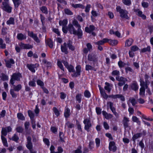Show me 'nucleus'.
<instances>
[{"mask_svg": "<svg viewBox=\"0 0 153 153\" xmlns=\"http://www.w3.org/2000/svg\"><path fill=\"white\" fill-rule=\"evenodd\" d=\"M109 97L113 99H115L118 98L122 101H124L125 98L124 96L121 94H117L115 95L112 94L109 95Z\"/></svg>", "mask_w": 153, "mask_h": 153, "instance_id": "0eeeda50", "label": "nucleus"}, {"mask_svg": "<svg viewBox=\"0 0 153 153\" xmlns=\"http://www.w3.org/2000/svg\"><path fill=\"white\" fill-rule=\"evenodd\" d=\"M67 126L68 128H72L74 127V125L71 123L69 121H68L65 125V127Z\"/></svg>", "mask_w": 153, "mask_h": 153, "instance_id": "a19ab883", "label": "nucleus"}, {"mask_svg": "<svg viewBox=\"0 0 153 153\" xmlns=\"http://www.w3.org/2000/svg\"><path fill=\"white\" fill-rule=\"evenodd\" d=\"M0 77L1 78V79L3 81L7 80L8 79V76L3 73L1 74Z\"/></svg>", "mask_w": 153, "mask_h": 153, "instance_id": "72a5a7b5", "label": "nucleus"}, {"mask_svg": "<svg viewBox=\"0 0 153 153\" xmlns=\"http://www.w3.org/2000/svg\"><path fill=\"white\" fill-rule=\"evenodd\" d=\"M132 120L134 122H136L138 125H140V123L139 119L136 117L133 116L132 117Z\"/></svg>", "mask_w": 153, "mask_h": 153, "instance_id": "c03bdc74", "label": "nucleus"}, {"mask_svg": "<svg viewBox=\"0 0 153 153\" xmlns=\"http://www.w3.org/2000/svg\"><path fill=\"white\" fill-rule=\"evenodd\" d=\"M125 69L126 73H128L129 71L132 73H134V71L130 67H127L125 68Z\"/></svg>", "mask_w": 153, "mask_h": 153, "instance_id": "603ef678", "label": "nucleus"}, {"mask_svg": "<svg viewBox=\"0 0 153 153\" xmlns=\"http://www.w3.org/2000/svg\"><path fill=\"white\" fill-rule=\"evenodd\" d=\"M57 65L59 68L62 71H64L63 66L62 64V62L60 61H58Z\"/></svg>", "mask_w": 153, "mask_h": 153, "instance_id": "0e129e2a", "label": "nucleus"}, {"mask_svg": "<svg viewBox=\"0 0 153 153\" xmlns=\"http://www.w3.org/2000/svg\"><path fill=\"white\" fill-rule=\"evenodd\" d=\"M1 139L4 146L6 147H8V145L6 139L2 136H1Z\"/></svg>", "mask_w": 153, "mask_h": 153, "instance_id": "58836bf2", "label": "nucleus"}, {"mask_svg": "<svg viewBox=\"0 0 153 153\" xmlns=\"http://www.w3.org/2000/svg\"><path fill=\"white\" fill-rule=\"evenodd\" d=\"M23 130V129L21 126H18L16 128V131L19 133H22Z\"/></svg>", "mask_w": 153, "mask_h": 153, "instance_id": "bf43d9fd", "label": "nucleus"}, {"mask_svg": "<svg viewBox=\"0 0 153 153\" xmlns=\"http://www.w3.org/2000/svg\"><path fill=\"white\" fill-rule=\"evenodd\" d=\"M105 85L104 87L105 89L109 93L111 91L112 85L107 82H105Z\"/></svg>", "mask_w": 153, "mask_h": 153, "instance_id": "4be33fe9", "label": "nucleus"}, {"mask_svg": "<svg viewBox=\"0 0 153 153\" xmlns=\"http://www.w3.org/2000/svg\"><path fill=\"white\" fill-rule=\"evenodd\" d=\"M28 35L33 39L37 43H39L40 42V40L37 37V35L36 34L34 33L32 31L30 32L28 31Z\"/></svg>", "mask_w": 153, "mask_h": 153, "instance_id": "6e6552de", "label": "nucleus"}, {"mask_svg": "<svg viewBox=\"0 0 153 153\" xmlns=\"http://www.w3.org/2000/svg\"><path fill=\"white\" fill-rule=\"evenodd\" d=\"M88 59L91 61L96 62L97 61L98 59L97 56L93 53L89 54L88 56Z\"/></svg>", "mask_w": 153, "mask_h": 153, "instance_id": "f8f14e48", "label": "nucleus"}, {"mask_svg": "<svg viewBox=\"0 0 153 153\" xmlns=\"http://www.w3.org/2000/svg\"><path fill=\"white\" fill-rule=\"evenodd\" d=\"M84 96L87 98H89L91 97V94L88 90H85L84 92Z\"/></svg>", "mask_w": 153, "mask_h": 153, "instance_id": "5fc2aeb1", "label": "nucleus"}, {"mask_svg": "<svg viewBox=\"0 0 153 153\" xmlns=\"http://www.w3.org/2000/svg\"><path fill=\"white\" fill-rule=\"evenodd\" d=\"M31 138L30 136H28L27 138V144L26 146L30 151V153H36V151H33L32 150L33 145L31 142Z\"/></svg>", "mask_w": 153, "mask_h": 153, "instance_id": "39448f33", "label": "nucleus"}, {"mask_svg": "<svg viewBox=\"0 0 153 153\" xmlns=\"http://www.w3.org/2000/svg\"><path fill=\"white\" fill-rule=\"evenodd\" d=\"M120 74V73L119 71L117 70L113 71L111 73V74L113 76H118Z\"/></svg>", "mask_w": 153, "mask_h": 153, "instance_id": "13d9d810", "label": "nucleus"}, {"mask_svg": "<svg viewBox=\"0 0 153 153\" xmlns=\"http://www.w3.org/2000/svg\"><path fill=\"white\" fill-rule=\"evenodd\" d=\"M15 8H17L21 4V0H12Z\"/></svg>", "mask_w": 153, "mask_h": 153, "instance_id": "473e14b6", "label": "nucleus"}, {"mask_svg": "<svg viewBox=\"0 0 153 153\" xmlns=\"http://www.w3.org/2000/svg\"><path fill=\"white\" fill-rule=\"evenodd\" d=\"M150 47L148 46L147 48H144L141 49V52L145 53L146 52H150Z\"/></svg>", "mask_w": 153, "mask_h": 153, "instance_id": "a18cd8bd", "label": "nucleus"}, {"mask_svg": "<svg viewBox=\"0 0 153 153\" xmlns=\"http://www.w3.org/2000/svg\"><path fill=\"white\" fill-rule=\"evenodd\" d=\"M39 9L43 13L45 14H47L48 13L47 8L45 6H43L41 7H40Z\"/></svg>", "mask_w": 153, "mask_h": 153, "instance_id": "c9c22d12", "label": "nucleus"}, {"mask_svg": "<svg viewBox=\"0 0 153 153\" xmlns=\"http://www.w3.org/2000/svg\"><path fill=\"white\" fill-rule=\"evenodd\" d=\"M14 89H11L10 91V94L13 97L16 98L17 97V95L15 93Z\"/></svg>", "mask_w": 153, "mask_h": 153, "instance_id": "6e6d98bb", "label": "nucleus"}, {"mask_svg": "<svg viewBox=\"0 0 153 153\" xmlns=\"http://www.w3.org/2000/svg\"><path fill=\"white\" fill-rule=\"evenodd\" d=\"M67 68L69 72L74 73V74H72V77H76L80 75L81 67L79 65L76 66V72H75L74 67L71 65H69Z\"/></svg>", "mask_w": 153, "mask_h": 153, "instance_id": "f03ea898", "label": "nucleus"}, {"mask_svg": "<svg viewBox=\"0 0 153 153\" xmlns=\"http://www.w3.org/2000/svg\"><path fill=\"white\" fill-rule=\"evenodd\" d=\"M129 100L130 101L133 106H134L137 103L136 100L134 98H130L129 99Z\"/></svg>", "mask_w": 153, "mask_h": 153, "instance_id": "79ce46f5", "label": "nucleus"}, {"mask_svg": "<svg viewBox=\"0 0 153 153\" xmlns=\"http://www.w3.org/2000/svg\"><path fill=\"white\" fill-rule=\"evenodd\" d=\"M72 42L71 41H69L67 43H66L68 47L70 50L71 51H74L75 50V47L72 45Z\"/></svg>", "mask_w": 153, "mask_h": 153, "instance_id": "c756f323", "label": "nucleus"}, {"mask_svg": "<svg viewBox=\"0 0 153 153\" xmlns=\"http://www.w3.org/2000/svg\"><path fill=\"white\" fill-rule=\"evenodd\" d=\"M107 42L109 43L111 45H117L118 43V41L115 40H112L108 39Z\"/></svg>", "mask_w": 153, "mask_h": 153, "instance_id": "bb28decb", "label": "nucleus"}, {"mask_svg": "<svg viewBox=\"0 0 153 153\" xmlns=\"http://www.w3.org/2000/svg\"><path fill=\"white\" fill-rule=\"evenodd\" d=\"M12 85L13 86V88L15 91L18 92L22 89V86L20 84H19L16 86L14 85V84Z\"/></svg>", "mask_w": 153, "mask_h": 153, "instance_id": "c85d7f7f", "label": "nucleus"}, {"mask_svg": "<svg viewBox=\"0 0 153 153\" xmlns=\"http://www.w3.org/2000/svg\"><path fill=\"white\" fill-rule=\"evenodd\" d=\"M118 64L119 67L121 68L124 67L126 65V63L122 62V61L120 60L118 62Z\"/></svg>", "mask_w": 153, "mask_h": 153, "instance_id": "49530a36", "label": "nucleus"}, {"mask_svg": "<svg viewBox=\"0 0 153 153\" xmlns=\"http://www.w3.org/2000/svg\"><path fill=\"white\" fill-rule=\"evenodd\" d=\"M27 67L32 72L35 73V68L38 67V65L37 64H27Z\"/></svg>", "mask_w": 153, "mask_h": 153, "instance_id": "4468645a", "label": "nucleus"}, {"mask_svg": "<svg viewBox=\"0 0 153 153\" xmlns=\"http://www.w3.org/2000/svg\"><path fill=\"white\" fill-rule=\"evenodd\" d=\"M28 113L30 119L34 118V114L30 110L28 111Z\"/></svg>", "mask_w": 153, "mask_h": 153, "instance_id": "e2e57ef3", "label": "nucleus"}, {"mask_svg": "<svg viewBox=\"0 0 153 153\" xmlns=\"http://www.w3.org/2000/svg\"><path fill=\"white\" fill-rule=\"evenodd\" d=\"M71 5V6L75 8H80L82 9H84L85 7L84 6L80 4H72Z\"/></svg>", "mask_w": 153, "mask_h": 153, "instance_id": "393cba45", "label": "nucleus"}, {"mask_svg": "<svg viewBox=\"0 0 153 153\" xmlns=\"http://www.w3.org/2000/svg\"><path fill=\"white\" fill-rule=\"evenodd\" d=\"M85 70L86 71H89V70H92L94 71H96V70L92 66L89 65H86L85 66Z\"/></svg>", "mask_w": 153, "mask_h": 153, "instance_id": "f704fd0d", "label": "nucleus"}, {"mask_svg": "<svg viewBox=\"0 0 153 153\" xmlns=\"http://www.w3.org/2000/svg\"><path fill=\"white\" fill-rule=\"evenodd\" d=\"M46 43L47 45L51 48H52L53 47V42L51 39H48L46 41Z\"/></svg>", "mask_w": 153, "mask_h": 153, "instance_id": "2f4dec72", "label": "nucleus"}, {"mask_svg": "<svg viewBox=\"0 0 153 153\" xmlns=\"http://www.w3.org/2000/svg\"><path fill=\"white\" fill-rule=\"evenodd\" d=\"M108 149L110 151H112L113 152H115L116 151L117 147L114 141H112L109 142Z\"/></svg>", "mask_w": 153, "mask_h": 153, "instance_id": "9d476101", "label": "nucleus"}, {"mask_svg": "<svg viewBox=\"0 0 153 153\" xmlns=\"http://www.w3.org/2000/svg\"><path fill=\"white\" fill-rule=\"evenodd\" d=\"M61 51L64 52L65 54H67L68 53V47L66 43H64L63 45H61Z\"/></svg>", "mask_w": 153, "mask_h": 153, "instance_id": "f3484780", "label": "nucleus"}, {"mask_svg": "<svg viewBox=\"0 0 153 153\" xmlns=\"http://www.w3.org/2000/svg\"><path fill=\"white\" fill-rule=\"evenodd\" d=\"M131 51L133 52L137 51L139 49V48L136 45H134L131 46Z\"/></svg>", "mask_w": 153, "mask_h": 153, "instance_id": "4d7b16f0", "label": "nucleus"}, {"mask_svg": "<svg viewBox=\"0 0 153 153\" xmlns=\"http://www.w3.org/2000/svg\"><path fill=\"white\" fill-rule=\"evenodd\" d=\"M91 7V5L89 4L87 5L85 10V11L86 13H88L89 11L90 8Z\"/></svg>", "mask_w": 153, "mask_h": 153, "instance_id": "338daca9", "label": "nucleus"}, {"mask_svg": "<svg viewBox=\"0 0 153 153\" xmlns=\"http://www.w3.org/2000/svg\"><path fill=\"white\" fill-rule=\"evenodd\" d=\"M83 123L85 124V129L87 132H89L90 130V128L92 126L90 120L88 119H85L83 121Z\"/></svg>", "mask_w": 153, "mask_h": 153, "instance_id": "423d86ee", "label": "nucleus"}, {"mask_svg": "<svg viewBox=\"0 0 153 153\" xmlns=\"http://www.w3.org/2000/svg\"><path fill=\"white\" fill-rule=\"evenodd\" d=\"M17 39L19 40H22L25 39L27 38V36L25 34H23L20 33L17 34Z\"/></svg>", "mask_w": 153, "mask_h": 153, "instance_id": "aec40b11", "label": "nucleus"}, {"mask_svg": "<svg viewBox=\"0 0 153 153\" xmlns=\"http://www.w3.org/2000/svg\"><path fill=\"white\" fill-rule=\"evenodd\" d=\"M95 29V27L93 25H90L89 27H86L85 28V31L88 33H90Z\"/></svg>", "mask_w": 153, "mask_h": 153, "instance_id": "6ab92c4d", "label": "nucleus"}, {"mask_svg": "<svg viewBox=\"0 0 153 153\" xmlns=\"http://www.w3.org/2000/svg\"><path fill=\"white\" fill-rule=\"evenodd\" d=\"M18 118L21 120H25V117L23 116V115L21 113H18L17 115Z\"/></svg>", "mask_w": 153, "mask_h": 153, "instance_id": "3c124183", "label": "nucleus"}, {"mask_svg": "<svg viewBox=\"0 0 153 153\" xmlns=\"http://www.w3.org/2000/svg\"><path fill=\"white\" fill-rule=\"evenodd\" d=\"M87 48L91 51L92 50V46L90 43H87L86 45Z\"/></svg>", "mask_w": 153, "mask_h": 153, "instance_id": "774afa93", "label": "nucleus"}, {"mask_svg": "<svg viewBox=\"0 0 153 153\" xmlns=\"http://www.w3.org/2000/svg\"><path fill=\"white\" fill-rule=\"evenodd\" d=\"M98 87L101 95L103 98L106 100L109 97V96L105 93V91L101 87L100 85H99Z\"/></svg>", "mask_w": 153, "mask_h": 153, "instance_id": "2eb2a0df", "label": "nucleus"}, {"mask_svg": "<svg viewBox=\"0 0 153 153\" xmlns=\"http://www.w3.org/2000/svg\"><path fill=\"white\" fill-rule=\"evenodd\" d=\"M116 11L119 12L120 17L123 19H129V17L128 16V11L125 10L121 9L120 6H117L116 8Z\"/></svg>", "mask_w": 153, "mask_h": 153, "instance_id": "7ed1b4c3", "label": "nucleus"}, {"mask_svg": "<svg viewBox=\"0 0 153 153\" xmlns=\"http://www.w3.org/2000/svg\"><path fill=\"white\" fill-rule=\"evenodd\" d=\"M140 95H144L145 93V88L141 87L140 89Z\"/></svg>", "mask_w": 153, "mask_h": 153, "instance_id": "864d4df0", "label": "nucleus"}, {"mask_svg": "<svg viewBox=\"0 0 153 153\" xmlns=\"http://www.w3.org/2000/svg\"><path fill=\"white\" fill-rule=\"evenodd\" d=\"M37 83L38 85H40V86L43 87L44 85V82L41 80L38 79L37 81Z\"/></svg>", "mask_w": 153, "mask_h": 153, "instance_id": "680f3d73", "label": "nucleus"}, {"mask_svg": "<svg viewBox=\"0 0 153 153\" xmlns=\"http://www.w3.org/2000/svg\"><path fill=\"white\" fill-rule=\"evenodd\" d=\"M68 23V20L67 19H65L62 21L60 20L59 22V24L60 26H62V28L64 27H67L66 26Z\"/></svg>", "mask_w": 153, "mask_h": 153, "instance_id": "5701e85b", "label": "nucleus"}, {"mask_svg": "<svg viewBox=\"0 0 153 153\" xmlns=\"http://www.w3.org/2000/svg\"><path fill=\"white\" fill-rule=\"evenodd\" d=\"M53 110L55 114L57 116H59V113L57 108L56 107H54Z\"/></svg>", "mask_w": 153, "mask_h": 153, "instance_id": "69168bd1", "label": "nucleus"}, {"mask_svg": "<svg viewBox=\"0 0 153 153\" xmlns=\"http://www.w3.org/2000/svg\"><path fill=\"white\" fill-rule=\"evenodd\" d=\"M122 2L125 5L127 6H129L131 4L130 0H122Z\"/></svg>", "mask_w": 153, "mask_h": 153, "instance_id": "09e8293b", "label": "nucleus"}, {"mask_svg": "<svg viewBox=\"0 0 153 153\" xmlns=\"http://www.w3.org/2000/svg\"><path fill=\"white\" fill-rule=\"evenodd\" d=\"M6 23L7 25H14L15 24L14 18L11 17L10 18L9 20L7 21Z\"/></svg>", "mask_w": 153, "mask_h": 153, "instance_id": "7c9ffc66", "label": "nucleus"}, {"mask_svg": "<svg viewBox=\"0 0 153 153\" xmlns=\"http://www.w3.org/2000/svg\"><path fill=\"white\" fill-rule=\"evenodd\" d=\"M29 85L31 86L34 87L36 85V83L34 79H33L32 81H30L29 82Z\"/></svg>", "mask_w": 153, "mask_h": 153, "instance_id": "052dcab7", "label": "nucleus"}, {"mask_svg": "<svg viewBox=\"0 0 153 153\" xmlns=\"http://www.w3.org/2000/svg\"><path fill=\"white\" fill-rule=\"evenodd\" d=\"M81 26L78 21L74 19L72 24H69L67 27H64L62 28L63 32L67 33L68 31L71 34L77 36L78 39H81L82 35V31L81 29Z\"/></svg>", "mask_w": 153, "mask_h": 153, "instance_id": "f257e3e1", "label": "nucleus"}, {"mask_svg": "<svg viewBox=\"0 0 153 153\" xmlns=\"http://www.w3.org/2000/svg\"><path fill=\"white\" fill-rule=\"evenodd\" d=\"M108 40L107 38H104L103 39L95 43V45H104L105 43L107 42Z\"/></svg>", "mask_w": 153, "mask_h": 153, "instance_id": "412c9836", "label": "nucleus"}, {"mask_svg": "<svg viewBox=\"0 0 153 153\" xmlns=\"http://www.w3.org/2000/svg\"><path fill=\"white\" fill-rule=\"evenodd\" d=\"M82 94H78L76 96V100L79 103L81 102L82 100Z\"/></svg>", "mask_w": 153, "mask_h": 153, "instance_id": "ea45409f", "label": "nucleus"}, {"mask_svg": "<svg viewBox=\"0 0 153 153\" xmlns=\"http://www.w3.org/2000/svg\"><path fill=\"white\" fill-rule=\"evenodd\" d=\"M5 61L6 63V66L9 68H11V64H13L15 63V62L13 59H10L9 60H5Z\"/></svg>", "mask_w": 153, "mask_h": 153, "instance_id": "a211bd4d", "label": "nucleus"}, {"mask_svg": "<svg viewBox=\"0 0 153 153\" xmlns=\"http://www.w3.org/2000/svg\"><path fill=\"white\" fill-rule=\"evenodd\" d=\"M19 139L18 136L16 134H14L11 138H10V140H12L16 142H18Z\"/></svg>", "mask_w": 153, "mask_h": 153, "instance_id": "e433bc0d", "label": "nucleus"}, {"mask_svg": "<svg viewBox=\"0 0 153 153\" xmlns=\"http://www.w3.org/2000/svg\"><path fill=\"white\" fill-rule=\"evenodd\" d=\"M22 77V74L18 72L15 73L13 74L11 76V78L10 80V83L12 85H13L14 83V81L16 80L17 81H20V78Z\"/></svg>", "mask_w": 153, "mask_h": 153, "instance_id": "20e7f679", "label": "nucleus"}, {"mask_svg": "<svg viewBox=\"0 0 153 153\" xmlns=\"http://www.w3.org/2000/svg\"><path fill=\"white\" fill-rule=\"evenodd\" d=\"M116 79L119 82L127 81V79L126 78L122 76H119L116 77Z\"/></svg>", "mask_w": 153, "mask_h": 153, "instance_id": "37998d69", "label": "nucleus"}, {"mask_svg": "<svg viewBox=\"0 0 153 153\" xmlns=\"http://www.w3.org/2000/svg\"><path fill=\"white\" fill-rule=\"evenodd\" d=\"M2 4L3 5L2 9L7 13H10L11 12L12 8L9 5L8 3L2 2Z\"/></svg>", "mask_w": 153, "mask_h": 153, "instance_id": "1a4fd4ad", "label": "nucleus"}, {"mask_svg": "<svg viewBox=\"0 0 153 153\" xmlns=\"http://www.w3.org/2000/svg\"><path fill=\"white\" fill-rule=\"evenodd\" d=\"M107 105H109L110 109L112 113L116 117L119 116L118 114L116 111L115 108L113 106V103L111 102H108L107 103Z\"/></svg>", "mask_w": 153, "mask_h": 153, "instance_id": "9b49d317", "label": "nucleus"}, {"mask_svg": "<svg viewBox=\"0 0 153 153\" xmlns=\"http://www.w3.org/2000/svg\"><path fill=\"white\" fill-rule=\"evenodd\" d=\"M134 11L137 13L136 14L138 16L141 17L143 19H146V16L143 13V12L138 9H134Z\"/></svg>", "mask_w": 153, "mask_h": 153, "instance_id": "ddd939ff", "label": "nucleus"}, {"mask_svg": "<svg viewBox=\"0 0 153 153\" xmlns=\"http://www.w3.org/2000/svg\"><path fill=\"white\" fill-rule=\"evenodd\" d=\"M65 13L69 15H72L73 14V13L68 9H65L64 10Z\"/></svg>", "mask_w": 153, "mask_h": 153, "instance_id": "8fccbe9b", "label": "nucleus"}, {"mask_svg": "<svg viewBox=\"0 0 153 153\" xmlns=\"http://www.w3.org/2000/svg\"><path fill=\"white\" fill-rule=\"evenodd\" d=\"M7 132L6 130V128H2L1 131V136H5L7 135Z\"/></svg>", "mask_w": 153, "mask_h": 153, "instance_id": "de8ad7c7", "label": "nucleus"}, {"mask_svg": "<svg viewBox=\"0 0 153 153\" xmlns=\"http://www.w3.org/2000/svg\"><path fill=\"white\" fill-rule=\"evenodd\" d=\"M66 109L64 112V116L66 118H68L70 115V109L67 107H66Z\"/></svg>", "mask_w": 153, "mask_h": 153, "instance_id": "a878e982", "label": "nucleus"}, {"mask_svg": "<svg viewBox=\"0 0 153 153\" xmlns=\"http://www.w3.org/2000/svg\"><path fill=\"white\" fill-rule=\"evenodd\" d=\"M129 121V119L126 117H124L123 120V123L125 129L127 128L128 126V122Z\"/></svg>", "mask_w": 153, "mask_h": 153, "instance_id": "dca6fc26", "label": "nucleus"}, {"mask_svg": "<svg viewBox=\"0 0 153 153\" xmlns=\"http://www.w3.org/2000/svg\"><path fill=\"white\" fill-rule=\"evenodd\" d=\"M131 88L132 90L135 91H137L138 89L137 84L136 82L134 83L131 85Z\"/></svg>", "mask_w": 153, "mask_h": 153, "instance_id": "4c0bfd02", "label": "nucleus"}, {"mask_svg": "<svg viewBox=\"0 0 153 153\" xmlns=\"http://www.w3.org/2000/svg\"><path fill=\"white\" fill-rule=\"evenodd\" d=\"M133 42V40L132 39L130 38L127 40L125 42V46L129 47L132 44Z\"/></svg>", "mask_w": 153, "mask_h": 153, "instance_id": "cd10ccee", "label": "nucleus"}, {"mask_svg": "<svg viewBox=\"0 0 153 153\" xmlns=\"http://www.w3.org/2000/svg\"><path fill=\"white\" fill-rule=\"evenodd\" d=\"M142 135V133H137L134 134L132 137L133 141L135 143L136 140L141 137Z\"/></svg>", "mask_w": 153, "mask_h": 153, "instance_id": "b1692460", "label": "nucleus"}]
</instances>
